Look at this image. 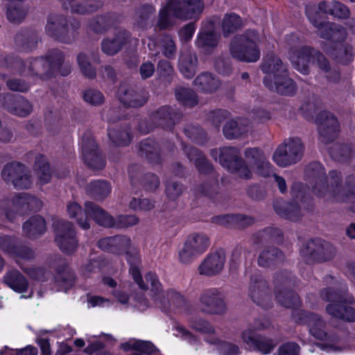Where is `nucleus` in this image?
Here are the masks:
<instances>
[{
    "label": "nucleus",
    "instance_id": "f8f14e48",
    "mask_svg": "<svg viewBox=\"0 0 355 355\" xmlns=\"http://www.w3.org/2000/svg\"><path fill=\"white\" fill-rule=\"evenodd\" d=\"M321 297L331 302L326 307V310L332 318L350 322L355 321V309L347 305L352 303V297H349L344 300L340 293L331 289L322 291Z\"/></svg>",
    "mask_w": 355,
    "mask_h": 355
},
{
    "label": "nucleus",
    "instance_id": "423d86ee",
    "mask_svg": "<svg viewBox=\"0 0 355 355\" xmlns=\"http://www.w3.org/2000/svg\"><path fill=\"white\" fill-rule=\"evenodd\" d=\"M203 9L202 0H169L159 10L157 26L159 29L168 28L175 24V18L193 19Z\"/></svg>",
    "mask_w": 355,
    "mask_h": 355
},
{
    "label": "nucleus",
    "instance_id": "603ef678",
    "mask_svg": "<svg viewBox=\"0 0 355 355\" xmlns=\"http://www.w3.org/2000/svg\"><path fill=\"white\" fill-rule=\"evenodd\" d=\"M175 96L177 100L185 106L193 107L198 103L196 94L188 88H178L175 91Z\"/></svg>",
    "mask_w": 355,
    "mask_h": 355
},
{
    "label": "nucleus",
    "instance_id": "1a4fd4ad",
    "mask_svg": "<svg viewBox=\"0 0 355 355\" xmlns=\"http://www.w3.org/2000/svg\"><path fill=\"white\" fill-rule=\"evenodd\" d=\"M259 35L253 30L234 37L230 44L231 55L240 61L255 62L260 58Z\"/></svg>",
    "mask_w": 355,
    "mask_h": 355
},
{
    "label": "nucleus",
    "instance_id": "f257e3e1",
    "mask_svg": "<svg viewBox=\"0 0 355 355\" xmlns=\"http://www.w3.org/2000/svg\"><path fill=\"white\" fill-rule=\"evenodd\" d=\"M318 4L309 3L306 6V15L309 21L317 28L321 38L327 40L321 46L322 50L328 55L343 64H348L352 61L354 53L349 45H340L338 43L344 40L346 31L340 25L331 22L322 21L323 10Z\"/></svg>",
    "mask_w": 355,
    "mask_h": 355
},
{
    "label": "nucleus",
    "instance_id": "6e6552de",
    "mask_svg": "<svg viewBox=\"0 0 355 355\" xmlns=\"http://www.w3.org/2000/svg\"><path fill=\"white\" fill-rule=\"evenodd\" d=\"M42 206L41 200L27 193H14L10 199L3 200L1 202L3 214L10 221L31 211H38Z\"/></svg>",
    "mask_w": 355,
    "mask_h": 355
},
{
    "label": "nucleus",
    "instance_id": "473e14b6",
    "mask_svg": "<svg viewBox=\"0 0 355 355\" xmlns=\"http://www.w3.org/2000/svg\"><path fill=\"white\" fill-rule=\"evenodd\" d=\"M85 206L86 207V204H85ZM67 209L69 217L75 219L82 229L87 230L90 227L87 215H89L93 219L94 216L87 211L86 207L84 211L79 204L76 202H71L67 205Z\"/></svg>",
    "mask_w": 355,
    "mask_h": 355
},
{
    "label": "nucleus",
    "instance_id": "a878e982",
    "mask_svg": "<svg viewBox=\"0 0 355 355\" xmlns=\"http://www.w3.org/2000/svg\"><path fill=\"white\" fill-rule=\"evenodd\" d=\"M225 262V257L224 254L218 252L211 253L199 266V273L206 276L216 275L222 271Z\"/></svg>",
    "mask_w": 355,
    "mask_h": 355
},
{
    "label": "nucleus",
    "instance_id": "dca6fc26",
    "mask_svg": "<svg viewBox=\"0 0 355 355\" xmlns=\"http://www.w3.org/2000/svg\"><path fill=\"white\" fill-rule=\"evenodd\" d=\"M210 244L209 237L202 233L189 234L178 252V260L182 263H189L202 254Z\"/></svg>",
    "mask_w": 355,
    "mask_h": 355
},
{
    "label": "nucleus",
    "instance_id": "13d9d810",
    "mask_svg": "<svg viewBox=\"0 0 355 355\" xmlns=\"http://www.w3.org/2000/svg\"><path fill=\"white\" fill-rule=\"evenodd\" d=\"M108 136L110 139L118 146H127L131 141V136L128 131H121L118 132L114 130H108Z\"/></svg>",
    "mask_w": 355,
    "mask_h": 355
},
{
    "label": "nucleus",
    "instance_id": "680f3d73",
    "mask_svg": "<svg viewBox=\"0 0 355 355\" xmlns=\"http://www.w3.org/2000/svg\"><path fill=\"white\" fill-rule=\"evenodd\" d=\"M176 46L170 35H165L162 40V53L168 59H173L175 56Z\"/></svg>",
    "mask_w": 355,
    "mask_h": 355
},
{
    "label": "nucleus",
    "instance_id": "6e6d98bb",
    "mask_svg": "<svg viewBox=\"0 0 355 355\" xmlns=\"http://www.w3.org/2000/svg\"><path fill=\"white\" fill-rule=\"evenodd\" d=\"M276 299L280 304L287 308H293L300 304L298 295L288 291L277 293Z\"/></svg>",
    "mask_w": 355,
    "mask_h": 355
},
{
    "label": "nucleus",
    "instance_id": "aec40b11",
    "mask_svg": "<svg viewBox=\"0 0 355 355\" xmlns=\"http://www.w3.org/2000/svg\"><path fill=\"white\" fill-rule=\"evenodd\" d=\"M315 123L318 125L322 142L329 143L333 141L339 132V124L336 117L330 112L322 111L317 114Z\"/></svg>",
    "mask_w": 355,
    "mask_h": 355
},
{
    "label": "nucleus",
    "instance_id": "4c0bfd02",
    "mask_svg": "<svg viewBox=\"0 0 355 355\" xmlns=\"http://www.w3.org/2000/svg\"><path fill=\"white\" fill-rule=\"evenodd\" d=\"M4 283L11 289L17 293L27 291L28 284L26 278L18 271L11 270L6 274Z\"/></svg>",
    "mask_w": 355,
    "mask_h": 355
},
{
    "label": "nucleus",
    "instance_id": "f704fd0d",
    "mask_svg": "<svg viewBox=\"0 0 355 355\" xmlns=\"http://www.w3.org/2000/svg\"><path fill=\"white\" fill-rule=\"evenodd\" d=\"M73 281V274L64 263H62L61 268L58 269L57 274L55 277V289L58 291L66 292L72 286Z\"/></svg>",
    "mask_w": 355,
    "mask_h": 355
},
{
    "label": "nucleus",
    "instance_id": "f3484780",
    "mask_svg": "<svg viewBox=\"0 0 355 355\" xmlns=\"http://www.w3.org/2000/svg\"><path fill=\"white\" fill-rule=\"evenodd\" d=\"M303 151L304 146L300 139L291 138L277 148L272 159L278 166L285 167L299 161Z\"/></svg>",
    "mask_w": 355,
    "mask_h": 355
},
{
    "label": "nucleus",
    "instance_id": "4d7b16f0",
    "mask_svg": "<svg viewBox=\"0 0 355 355\" xmlns=\"http://www.w3.org/2000/svg\"><path fill=\"white\" fill-rule=\"evenodd\" d=\"M7 18L12 22H21L26 15V10L22 8L19 1L9 3L7 8Z\"/></svg>",
    "mask_w": 355,
    "mask_h": 355
},
{
    "label": "nucleus",
    "instance_id": "e433bc0d",
    "mask_svg": "<svg viewBox=\"0 0 355 355\" xmlns=\"http://www.w3.org/2000/svg\"><path fill=\"white\" fill-rule=\"evenodd\" d=\"M197 62L195 53L191 52L182 53L179 59V68L182 74L187 78L193 77L196 72Z\"/></svg>",
    "mask_w": 355,
    "mask_h": 355
},
{
    "label": "nucleus",
    "instance_id": "3c124183",
    "mask_svg": "<svg viewBox=\"0 0 355 355\" xmlns=\"http://www.w3.org/2000/svg\"><path fill=\"white\" fill-rule=\"evenodd\" d=\"M274 208L277 214L282 217L292 220H296L299 218L300 208L296 204H285L284 207H282L279 202H277L274 205Z\"/></svg>",
    "mask_w": 355,
    "mask_h": 355
},
{
    "label": "nucleus",
    "instance_id": "5fc2aeb1",
    "mask_svg": "<svg viewBox=\"0 0 355 355\" xmlns=\"http://www.w3.org/2000/svg\"><path fill=\"white\" fill-rule=\"evenodd\" d=\"M207 341L212 345H216L218 350L222 355H238L240 353L238 346L222 341L218 338H207Z\"/></svg>",
    "mask_w": 355,
    "mask_h": 355
},
{
    "label": "nucleus",
    "instance_id": "864d4df0",
    "mask_svg": "<svg viewBox=\"0 0 355 355\" xmlns=\"http://www.w3.org/2000/svg\"><path fill=\"white\" fill-rule=\"evenodd\" d=\"M106 264L107 262L100 257L90 259L83 266L82 274L85 277H90L92 275L102 270Z\"/></svg>",
    "mask_w": 355,
    "mask_h": 355
},
{
    "label": "nucleus",
    "instance_id": "39448f33",
    "mask_svg": "<svg viewBox=\"0 0 355 355\" xmlns=\"http://www.w3.org/2000/svg\"><path fill=\"white\" fill-rule=\"evenodd\" d=\"M306 175L315 184L312 191L316 196L335 198L337 200H346L348 198V195L346 197L340 196V178L337 171H331L327 177L323 166L320 163L313 162L306 167Z\"/></svg>",
    "mask_w": 355,
    "mask_h": 355
},
{
    "label": "nucleus",
    "instance_id": "c9c22d12",
    "mask_svg": "<svg viewBox=\"0 0 355 355\" xmlns=\"http://www.w3.org/2000/svg\"><path fill=\"white\" fill-rule=\"evenodd\" d=\"M320 7L323 10L324 15H329L339 19H346L350 15L349 8L337 1L331 2L320 1Z\"/></svg>",
    "mask_w": 355,
    "mask_h": 355
},
{
    "label": "nucleus",
    "instance_id": "69168bd1",
    "mask_svg": "<svg viewBox=\"0 0 355 355\" xmlns=\"http://www.w3.org/2000/svg\"><path fill=\"white\" fill-rule=\"evenodd\" d=\"M111 19L109 17L101 16L90 24L91 28L96 32H103L107 30L110 24Z\"/></svg>",
    "mask_w": 355,
    "mask_h": 355
},
{
    "label": "nucleus",
    "instance_id": "2f4dec72",
    "mask_svg": "<svg viewBox=\"0 0 355 355\" xmlns=\"http://www.w3.org/2000/svg\"><path fill=\"white\" fill-rule=\"evenodd\" d=\"M117 94L119 100L129 107L142 106L147 101L146 96L141 95L132 89H127L125 86H121Z\"/></svg>",
    "mask_w": 355,
    "mask_h": 355
},
{
    "label": "nucleus",
    "instance_id": "7c9ffc66",
    "mask_svg": "<svg viewBox=\"0 0 355 355\" xmlns=\"http://www.w3.org/2000/svg\"><path fill=\"white\" fill-rule=\"evenodd\" d=\"M249 293L254 302L263 307H266L270 302L268 288L266 282L259 279L251 282Z\"/></svg>",
    "mask_w": 355,
    "mask_h": 355
},
{
    "label": "nucleus",
    "instance_id": "ea45409f",
    "mask_svg": "<svg viewBox=\"0 0 355 355\" xmlns=\"http://www.w3.org/2000/svg\"><path fill=\"white\" fill-rule=\"evenodd\" d=\"M194 85L199 90L211 93L219 87L220 81L211 73H202L195 79Z\"/></svg>",
    "mask_w": 355,
    "mask_h": 355
},
{
    "label": "nucleus",
    "instance_id": "c03bdc74",
    "mask_svg": "<svg viewBox=\"0 0 355 355\" xmlns=\"http://www.w3.org/2000/svg\"><path fill=\"white\" fill-rule=\"evenodd\" d=\"M184 150L188 158L194 162L200 173H208L211 170V164L198 150L193 147H187Z\"/></svg>",
    "mask_w": 355,
    "mask_h": 355
},
{
    "label": "nucleus",
    "instance_id": "9d476101",
    "mask_svg": "<svg viewBox=\"0 0 355 355\" xmlns=\"http://www.w3.org/2000/svg\"><path fill=\"white\" fill-rule=\"evenodd\" d=\"M211 157L226 168L230 173L235 174L240 178L250 179L252 172L249 166L240 157V153L234 147H223L214 149L211 151Z\"/></svg>",
    "mask_w": 355,
    "mask_h": 355
},
{
    "label": "nucleus",
    "instance_id": "49530a36",
    "mask_svg": "<svg viewBox=\"0 0 355 355\" xmlns=\"http://www.w3.org/2000/svg\"><path fill=\"white\" fill-rule=\"evenodd\" d=\"M121 348L125 351L136 350L146 354H150L155 351V347L149 341L130 339L121 344Z\"/></svg>",
    "mask_w": 355,
    "mask_h": 355
},
{
    "label": "nucleus",
    "instance_id": "cd10ccee",
    "mask_svg": "<svg viewBox=\"0 0 355 355\" xmlns=\"http://www.w3.org/2000/svg\"><path fill=\"white\" fill-rule=\"evenodd\" d=\"M3 98L2 105L12 114L26 116L29 114L32 110V107L28 101L22 96H18L15 99L11 95L0 96V101Z\"/></svg>",
    "mask_w": 355,
    "mask_h": 355
},
{
    "label": "nucleus",
    "instance_id": "a211bd4d",
    "mask_svg": "<svg viewBox=\"0 0 355 355\" xmlns=\"http://www.w3.org/2000/svg\"><path fill=\"white\" fill-rule=\"evenodd\" d=\"M1 176L4 181L11 182L17 189H28L33 182L29 171L24 165L18 162L6 165Z\"/></svg>",
    "mask_w": 355,
    "mask_h": 355
},
{
    "label": "nucleus",
    "instance_id": "bb28decb",
    "mask_svg": "<svg viewBox=\"0 0 355 355\" xmlns=\"http://www.w3.org/2000/svg\"><path fill=\"white\" fill-rule=\"evenodd\" d=\"M334 248L328 243L320 240L311 241L307 244L306 251L302 250L304 256H310L317 261H325L331 258L334 254Z\"/></svg>",
    "mask_w": 355,
    "mask_h": 355
},
{
    "label": "nucleus",
    "instance_id": "58836bf2",
    "mask_svg": "<svg viewBox=\"0 0 355 355\" xmlns=\"http://www.w3.org/2000/svg\"><path fill=\"white\" fill-rule=\"evenodd\" d=\"M24 232L30 238H35L46 231L45 220L40 216L30 218L23 225Z\"/></svg>",
    "mask_w": 355,
    "mask_h": 355
},
{
    "label": "nucleus",
    "instance_id": "c85d7f7f",
    "mask_svg": "<svg viewBox=\"0 0 355 355\" xmlns=\"http://www.w3.org/2000/svg\"><path fill=\"white\" fill-rule=\"evenodd\" d=\"M261 70L266 74L263 79L272 80L279 76V73H286L287 71L286 65L276 55H267L261 65Z\"/></svg>",
    "mask_w": 355,
    "mask_h": 355
},
{
    "label": "nucleus",
    "instance_id": "2eb2a0df",
    "mask_svg": "<svg viewBox=\"0 0 355 355\" xmlns=\"http://www.w3.org/2000/svg\"><path fill=\"white\" fill-rule=\"evenodd\" d=\"M80 24L75 21L69 26L67 19L61 15H52L48 18L45 31L47 35L62 42H71L76 36Z\"/></svg>",
    "mask_w": 355,
    "mask_h": 355
},
{
    "label": "nucleus",
    "instance_id": "9b49d317",
    "mask_svg": "<svg viewBox=\"0 0 355 355\" xmlns=\"http://www.w3.org/2000/svg\"><path fill=\"white\" fill-rule=\"evenodd\" d=\"M0 248L16 259L19 266L26 271L28 275L37 280L44 281L45 271L42 268H30L26 270L21 266L22 260H30L34 257V252L25 246L17 245V240L8 236H0Z\"/></svg>",
    "mask_w": 355,
    "mask_h": 355
},
{
    "label": "nucleus",
    "instance_id": "338daca9",
    "mask_svg": "<svg viewBox=\"0 0 355 355\" xmlns=\"http://www.w3.org/2000/svg\"><path fill=\"white\" fill-rule=\"evenodd\" d=\"M173 331V334L176 337H179L182 339L186 340L191 343L196 341L195 337L183 326L179 324H177L174 326Z\"/></svg>",
    "mask_w": 355,
    "mask_h": 355
},
{
    "label": "nucleus",
    "instance_id": "8fccbe9b",
    "mask_svg": "<svg viewBox=\"0 0 355 355\" xmlns=\"http://www.w3.org/2000/svg\"><path fill=\"white\" fill-rule=\"evenodd\" d=\"M35 167L40 183L49 182L51 175L49 165L44 156L40 155L35 157Z\"/></svg>",
    "mask_w": 355,
    "mask_h": 355
},
{
    "label": "nucleus",
    "instance_id": "37998d69",
    "mask_svg": "<svg viewBox=\"0 0 355 355\" xmlns=\"http://www.w3.org/2000/svg\"><path fill=\"white\" fill-rule=\"evenodd\" d=\"M216 222L222 225L240 228L253 223L254 220L250 217L243 215H224L217 217Z\"/></svg>",
    "mask_w": 355,
    "mask_h": 355
},
{
    "label": "nucleus",
    "instance_id": "20e7f679",
    "mask_svg": "<svg viewBox=\"0 0 355 355\" xmlns=\"http://www.w3.org/2000/svg\"><path fill=\"white\" fill-rule=\"evenodd\" d=\"M63 60L62 53L58 50H53L47 58L29 60L26 62L17 60L14 66L19 69V73L31 76L33 83H36L50 78L58 71L62 76H67L71 72V67L68 64L62 67Z\"/></svg>",
    "mask_w": 355,
    "mask_h": 355
},
{
    "label": "nucleus",
    "instance_id": "412c9836",
    "mask_svg": "<svg viewBox=\"0 0 355 355\" xmlns=\"http://www.w3.org/2000/svg\"><path fill=\"white\" fill-rule=\"evenodd\" d=\"M249 169L258 175L268 177L272 173V168L265 155L259 148H247L244 153Z\"/></svg>",
    "mask_w": 355,
    "mask_h": 355
},
{
    "label": "nucleus",
    "instance_id": "e2e57ef3",
    "mask_svg": "<svg viewBox=\"0 0 355 355\" xmlns=\"http://www.w3.org/2000/svg\"><path fill=\"white\" fill-rule=\"evenodd\" d=\"M85 101L91 105H100L104 101V97L101 92L94 90L88 89L84 93Z\"/></svg>",
    "mask_w": 355,
    "mask_h": 355
},
{
    "label": "nucleus",
    "instance_id": "de8ad7c7",
    "mask_svg": "<svg viewBox=\"0 0 355 355\" xmlns=\"http://www.w3.org/2000/svg\"><path fill=\"white\" fill-rule=\"evenodd\" d=\"M283 254L277 249L270 248L261 252L258 258L259 265L266 267L273 263L280 262L283 260Z\"/></svg>",
    "mask_w": 355,
    "mask_h": 355
},
{
    "label": "nucleus",
    "instance_id": "bf43d9fd",
    "mask_svg": "<svg viewBox=\"0 0 355 355\" xmlns=\"http://www.w3.org/2000/svg\"><path fill=\"white\" fill-rule=\"evenodd\" d=\"M192 329L207 335L215 334L214 328L206 320L201 318H196L190 322Z\"/></svg>",
    "mask_w": 355,
    "mask_h": 355
},
{
    "label": "nucleus",
    "instance_id": "c756f323",
    "mask_svg": "<svg viewBox=\"0 0 355 355\" xmlns=\"http://www.w3.org/2000/svg\"><path fill=\"white\" fill-rule=\"evenodd\" d=\"M128 42H130L128 33L125 31H119L114 37L103 40L101 43L102 51L107 55H114Z\"/></svg>",
    "mask_w": 355,
    "mask_h": 355
},
{
    "label": "nucleus",
    "instance_id": "a18cd8bd",
    "mask_svg": "<svg viewBox=\"0 0 355 355\" xmlns=\"http://www.w3.org/2000/svg\"><path fill=\"white\" fill-rule=\"evenodd\" d=\"M121 348L125 351L136 350L146 354H150L155 351V347L149 341L130 339L121 344Z\"/></svg>",
    "mask_w": 355,
    "mask_h": 355
},
{
    "label": "nucleus",
    "instance_id": "f03ea898",
    "mask_svg": "<svg viewBox=\"0 0 355 355\" xmlns=\"http://www.w3.org/2000/svg\"><path fill=\"white\" fill-rule=\"evenodd\" d=\"M98 246L104 251L115 254H125L126 259L130 264V273L138 286L144 291L150 288L151 291L155 293L159 291L161 284L155 274L153 272L148 273L145 277L146 284L143 282L138 267L140 263L139 251L132 243L129 236L117 235L103 238L98 241Z\"/></svg>",
    "mask_w": 355,
    "mask_h": 355
},
{
    "label": "nucleus",
    "instance_id": "6ab92c4d",
    "mask_svg": "<svg viewBox=\"0 0 355 355\" xmlns=\"http://www.w3.org/2000/svg\"><path fill=\"white\" fill-rule=\"evenodd\" d=\"M53 225L58 246L64 252H73L76 249L78 241L72 224L69 221L58 220Z\"/></svg>",
    "mask_w": 355,
    "mask_h": 355
},
{
    "label": "nucleus",
    "instance_id": "774afa93",
    "mask_svg": "<svg viewBox=\"0 0 355 355\" xmlns=\"http://www.w3.org/2000/svg\"><path fill=\"white\" fill-rule=\"evenodd\" d=\"M299 346L293 343L282 345L278 351V355H298Z\"/></svg>",
    "mask_w": 355,
    "mask_h": 355
},
{
    "label": "nucleus",
    "instance_id": "ddd939ff",
    "mask_svg": "<svg viewBox=\"0 0 355 355\" xmlns=\"http://www.w3.org/2000/svg\"><path fill=\"white\" fill-rule=\"evenodd\" d=\"M270 322L267 319L257 320L248 329L243 331L241 338L249 347L257 350L262 354H270L275 347L276 343L271 339L258 336L255 331L267 329Z\"/></svg>",
    "mask_w": 355,
    "mask_h": 355
},
{
    "label": "nucleus",
    "instance_id": "052dcab7",
    "mask_svg": "<svg viewBox=\"0 0 355 355\" xmlns=\"http://www.w3.org/2000/svg\"><path fill=\"white\" fill-rule=\"evenodd\" d=\"M77 59L82 73L88 78H94L96 75V71L88 62L87 56L83 53H80Z\"/></svg>",
    "mask_w": 355,
    "mask_h": 355
},
{
    "label": "nucleus",
    "instance_id": "72a5a7b5",
    "mask_svg": "<svg viewBox=\"0 0 355 355\" xmlns=\"http://www.w3.org/2000/svg\"><path fill=\"white\" fill-rule=\"evenodd\" d=\"M166 300V303L174 311H181L186 305L183 296L175 290H168L164 295V300ZM157 304L164 311H166V306L164 300L156 299Z\"/></svg>",
    "mask_w": 355,
    "mask_h": 355
},
{
    "label": "nucleus",
    "instance_id": "b1692460",
    "mask_svg": "<svg viewBox=\"0 0 355 355\" xmlns=\"http://www.w3.org/2000/svg\"><path fill=\"white\" fill-rule=\"evenodd\" d=\"M82 155L85 162L95 170H101L105 166V161L98 155L97 146L93 137L83 138L80 142Z\"/></svg>",
    "mask_w": 355,
    "mask_h": 355
},
{
    "label": "nucleus",
    "instance_id": "4468645a",
    "mask_svg": "<svg viewBox=\"0 0 355 355\" xmlns=\"http://www.w3.org/2000/svg\"><path fill=\"white\" fill-rule=\"evenodd\" d=\"M86 208L87 211L94 216V220L104 227L127 228L139 222V218L135 215H121L114 219L94 202H87Z\"/></svg>",
    "mask_w": 355,
    "mask_h": 355
},
{
    "label": "nucleus",
    "instance_id": "79ce46f5",
    "mask_svg": "<svg viewBox=\"0 0 355 355\" xmlns=\"http://www.w3.org/2000/svg\"><path fill=\"white\" fill-rule=\"evenodd\" d=\"M87 195L96 200H103L111 191L110 184L105 180H95L91 182L86 187Z\"/></svg>",
    "mask_w": 355,
    "mask_h": 355
},
{
    "label": "nucleus",
    "instance_id": "5701e85b",
    "mask_svg": "<svg viewBox=\"0 0 355 355\" xmlns=\"http://www.w3.org/2000/svg\"><path fill=\"white\" fill-rule=\"evenodd\" d=\"M219 38L220 35L216 33L214 24L207 21L203 24L198 33L196 45L200 52L209 54L217 46Z\"/></svg>",
    "mask_w": 355,
    "mask_h": 355
},
{
    "label": "nucleus",
    "instance_id": "a19ab883",
    "mask_svg": "<svg viewBox=\"0 0 355 355\" xmlns=\"http://www.w3.org/2000/svg\"><path fill=\"white\" fill-rule=\"evenodd\" d=\"M250 130V126L245 121L239 119L231 120L226 122L223 128V134L229 139L237 138Z\"/></svg>",
    "mask_w": 355,
    "mask_h": 355
},
{
    "label": "nucleus",
    "instance_id": "7ed1b4c3",
    "mask_svg": "<svg viewBox=\"0 0 355 355\" xmlns=\"http://www.w3.org/2000/svg\"><path fill=\"white\" fill-rule=\"evenodd\" d=\"M304 44L305 38L300 33L286 36L285 48L288 49V57L293 67L302 74H307L310 63L315 62L321 71L328 73V79L336 80L339 75L336 71H330L329 63L324 55Z\"/></svg>",
    "mask_w": 355,
    "mask_h": 355
},
{
    "label": "nucleus",
    "instance_id": "0eeeda50",
    "mask_svg": "<svg viewBox=\"0 0 355 355\" xmlns=\"http://www.w3.org/2000/svg\"><path fill=\"white\" fill-rule=\"evenodd\" d=\"M297 322L306 324L310 334L316 339L321 340L320 349L327 352H336L343 349L340 336L333 331H327L325 322L322 318L312 313L299 311L295 316Z\"/></svg>",
    "mask_w": 355,
    "mask_h": 355
},
{
    "label": "nucleus",
    "instance_id": "0e129e2a",
    "mask_svg": "<svg viewBox=\"0 0 355 355\" xmlns=\"http://www.w3.org/2000/svg\"><path fill=\"white\" fill-rule=\"evenodd\" d=\"M196 31V26L193 23H189L182 27L178 35L182 42H187L191 40Z\"/></svg>",
    "mask_w": 355,
    "mask_h": 355
},
{
    "label": "nucleus",
    "instance_id": "4be33fe9",
    "mask_svg": "<svg viewBox=\"0 0 355 355\" xmlns=\"http://www.w3.org/2000/svg\"><path fill=\"white\" fill-rule=\"evenodd\" d=\"M223 294L216 288L205 291L200 296V304L204 312L222 314L225 311Z\"/></svg>",
    "mask_w": 355,
    "mask_h": 355
},
{
    "label": "nucleus",
    "instance_id": "393cba45",
    "mask_svg": "<svg viewBox=\"0 0 355 355\" xmlns=\"http://www.w3.org/2000/svg\"><path fill=\"white\" fill-rule=\"evenodd\" d=\"M264 85L270 90L275 91L282 95H293L296 92V85L293 80L288 77V71L279 73L272 80L263 79Z\"/></svg>",
    "mask_w": 355,
    "mask_h": 355
},
{
    "label": "nucleus",
    "instance_id": "09e8293b",
    "mask_svg": "<svg viewBox=\"0 0 355 355\" xmlns=\"http://www.w3.org/2000/svg\"><path fill=\"white\" fill-rule=\"evenodd\" d=\"M242 26V19L238 15L234 13L226 14L222 23L223 34L227 36L241 28Z\"/></svg>",
    "mask_w": 355,
    "mask_h": 355
}]
</instances>
